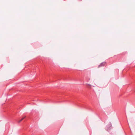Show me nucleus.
Returning <instances> with one entry per match:
<instances>
[{
	"instance_id": "3",
	"label": "nucleus",
	"mask_w": 135,
	"mask_h": 135,
	"mask_svg": "<svg viewBox=\"0 0 135 135\" xmlns=\"http://www.w3.org/2000/svg\"><path fill=\"white\" fill-rule=\"evenodd\" d=\"M25 118V117H23V118H22L20 120H19L18 121V123H20V122H21L22 121V120H23L24 118Z\"/></svg>"
},
{
	"instance_id": "2",
	"label": "nucleus",
	"mask_w": 135,
	"mask_h": 135,
	"mask_svg": "<svg viewBox=\"0 0 135 135\" xmlns=\"http://www.w3.org/2000/svg\"><path fill=\"white\" fill-rule=\"evenodd\" d=\"M106 62H103L101 63L100 65H99V67H100L102 66H103L105 65V64Z\"/></svg>"
},
{
	"instance_id": "1",
	"label": "nucleus",
	"mask_w": 135,
	"mask_h": 135,
	"mask_svg": "<svg viewBox=\"0 0 135 135\" xmlns=\"http://www.w3.org/2000/svg\"><path fill=\"white\" fill-rule=\"evenodd\" d=\"M112 126V124L110 122L109 124L107 126L106 128H107L108 129H110L111 128Z\"/></svg>"
}]
</instances>
